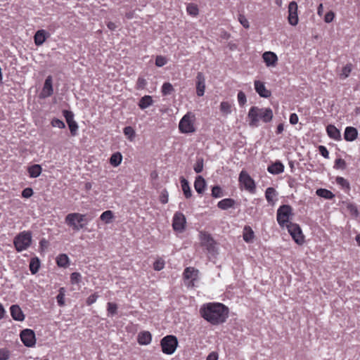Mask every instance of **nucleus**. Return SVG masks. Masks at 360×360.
I'll return each instance as SVG.
<instances>
[{
    "label": "nucleus",
    "instance_id": "obj_1",
    "mask_svg": "<svg viewBox=\"0 0 360 360\" xmlns=\"http://www.w3.org/2000/svg\"><path fill=\"white\" fill-rule=\"evenodd\" d=\"M229 308L219 302L206 303L200 309L201 316L212 325L224 323L229 316Z\"/></svg>",
    "mask_w": 360,
    "mask_h": 360
},
{
    "label": "nucleus",
    "instance_id": "obj_2",
    "mask_svg": "<svg viewBox=\"0 0 360 360\" xmlns=\"http://www.w3.org/2000/svg\"><path fill=\"white\" fill-rule=\"evenodd\" d=\"M248 117L250 126L257 127L260 120L264 122H270L273 118V112L269 108H259L254 106L250 109Z\"/></svg>",
    "mask_w": 360,
    "mask_h": 360
},
{
    "label": "nucleus",
    "instance_id": "obj_3",
    "mask_svg": "<svg viewBox=\"0 0 360 360\" xmlns=\"http://www.w3.org/2000/svg\"><path fill=\"white\" fill-rule=\"evenodd\" d=\"M196 117L192 112H188L180 120L179 123V130L182 134H193L196 131Z\"/></svg>",
    "mask_w": 360,
    "mask_h": 360
},
{
    "label": "nucleus",
    "instance_id": "obj_4",
    "mask_svg": "<svg viewBox=\"0 0 360 360\" xmlns=\"http://www.w3.org/2000/svg\"><path fill=\"white\" fill-rule=\"evenodd\" d=\"M32 243V233L30 231H24L18 233L13 240V245L17 252L27 250Z\"/></svg>",
    "mask_w": 360,
    "mask_h": 360
},
{
    "label": "nucleus",
    "instance_id": "obj_5",
    "mask_svg": "<svg viewBox=\"0 0 360 360\" xmlns=\"http://www.w3.org/2000/svg\"><path fill=\"white\" fill-rule=\"evenodd\" d=\"M65 223L72 229L78 231L87 224L88 221L84 215L79 213H71L66 216Z\"/></svg>",
    "mask_w": 360,
    "mask_h": 360
},
{
    "label": "nucleus",
    "instance_id": "obj_6",
    "mask_svg": "<svg viewBox=\"0 0 360 360\" xmlns=\"http://www.w3.org/2000/svg\"><path fill=\"white\" fill-rule=\"evenodd\" d=\"M160 346L164 354L172 355L178 347V340L174 335H166L160 340Z\"/></svg>",
    "mask_w": 360,
    "mask_h": 360
},
{
    "label": "nucleus",
    "instance_id": "obj_7",
    "mask_svg": "<svg viewBox=\"0 0 360 360\" xmlns=\"http://www.w3.org/2000/svg\"><path fill=\"white\" fill-rule=\"evenodd\" d=\"M292 209L288 205H281L277 210L276 219L281 227H287L290 223V219L292 216Z\"/></svg>",
    "mask_w": 360,
    "mask_h": 360
},
{
    "label": "nucleus",
    "instance_id": "obj_8",
    "mask_svg": "<svg viewBox=\"0 0 360 360\" xmlns=\"http://www.w3.org/2000/svg\"><path fill=\"white\" fill-rule=\"evenodd\" d=\"M286 228L288 229V233L297 244L302 245L304 243V236L298 224L290 223Z\"/></svg>",
    "mask_w": 360,
    "mask_h": 360
},
{
    "label": "nucleus",
    "instance_id": "obj_9",
    "mask_svg": "<svg viewBox=\"0 0 360 360\" xmlns=\"http://www.w3.org/2000/svg\"><path fill=\"white\" fill-rule=\"evenodd\" d=\"M238 181L240 184L243 186L245 190L251 193H254L255 192L256 186L255 181L247 172L243 170L240 172Z\"/></svg>",
    "mask_w": 360,
    "mask_h": 360
},
{
    "label": "nucleus",
    "instance_id": "obj_10",
    "mask_svg": "<svg viewBox=\"0 0 360 360\" xmlns=\"http://www.w3.org/2000/svg\"><path fill=\"white\" fill-rule=\"evenodd\" d=\"M186 219L185 215L180 212H176L172 219V227L175 231L182 233L186 228Z\"/></svg>",
    "mask_w": 360,
    "mask_h": 360
},
{
    "label": "nucleus",
    "instance_id": "obj_11",
    "mask_svg": "<svg viewBox=\"0 0 360 360\" xmlns=\"http://www.w3.org/2000/svg\"><path fill=\"white\" fill-rule=\"evenodd\" d=\"M184 278L186 284L188 287H193L195 282L198 278V270L193 267H187L184 271Z\"/></svg>",
    "mask_w": 360,
    "mask_h": 360
},
{
    "label": "nucleus",
    "instance_id": "obj_12",
    "mask_svg": "<svg viewBox=\"0 0 360 360\" xmlns=\"http://www.w3.org/2000/svg\"><path fill=\"white\" fill-rule=\"evenodd\" d=\"M199 238L201 245L205 247L208 252L214 251L215 242L209 233L201 231L199 234Z\"/></svg>",
    "mask_w": 360,
    "mask_h": 360
},
{
    "label": "nucleus",
    "instance_id": "obj_13",
    "mask_svg": "<svg viewBox=\"0 0 360 360\" xmlns=\"http://www.w3.org/2000/svg\"><path fill=\"white\" fill-rule=\"evenodd\" d=\"M20 339L26 347H33L36 343L34 332L31 329H25L20 333Z\"/></svg>",
    "mask_w": 360,
    "mask_h": 360
},
{
    "label": "nucleus",
    "instance_id": "obj_14",
    "mask_svg": "<svg viewBox=\"0 0 360 360\" xmlns=\"http://www.w3.org/2000/svg\"><path fill=\"white\" fill-rule=\"evenodd\" d=\"M297 4L295 1L290 2L288 5V20L289 24L295 26L298 24L299 18L297 14Z\"/></svg>",
    "mask_w": 360,
    "mask_h": 360
},
{
    "label": "nucleus",
    "instance_id": "obj_15",
    "mask_svg": "<svg viewBox=\"0 0 360 360\" xmlns=\"http://www.w3.org/2000/svg\"><path fill=\"white\" fill-rule=\"evenodd\" d=\"M262 58L267 67H275L277 65L278 57L274 52H264L262 55Z\"/></svg>",
    "mask_w": 360,
    "mask_h": 360
},
{
    "label": "nucleus",
    "instance_id": "obj_16",
    "mask_svg": "<svg viewBox=\"0 0 360 360\" xmlns=\"http://www.w3.org/2000/svg\"><path fill=\"white\" fill-rule=\"evenodd\" d=\"M49 37V34L45 30H39L36 32L34 36V41L36 46H41L46 39Z\"/></svg>",
    "mask_w": 360,
    "mask_h": 360
},
{
    "label": "nucleus",
    "instance_id": "obj_17",
    "mask_svg": "<svg viewBox=\"0 0 360 360\" xmlns=\"http://www.w3.org/2000/svg\"><path fill=\"white\" fill-rule=\"evenodd\" d=\"M137 340L141 345H148L152 341V335L149 331H141L138 334Z\"/></svg>",
    "mask_w": 360,
    "mask_h": 360
},
{
    "label": "nucleus",
    "instance_id": "obj_18",
    "mask_svg": "<svg viewBox=\"0 0 360 360\" xmlns=\"http://www.w3.org/2000/svg\"><path fill=\"white\" fill-rule=\"evenodd\" d=\"M10 311L11 315L14 320L22 321L25 319V315L18 305H12Z\"/></svg>",
    "mask_w": 360,
    "mask_h": 360
},
{
    "label": "nucleus",
    "instance_id": "obj_19",
    "mask_svg": "<svg viewBox=\"0 0 360 360\" xmlns=\"http://www.w3.org/2000/svg\"><path fill=\"white\" fill-rule=\"evenodd\" d=\"M358 136V131L355 127H347L344 133V139L347 141H354Z\"/></svg>",
    "mask_w": 360,
    "mask_h": 360
},
{
    "label": "nucleus",
    "instance_id": "obj_20",
    "mask_svg": "<svg viewBox=\"0 0 360 360\" xmlns=\"http://www.w3.org/2000/svg\"><path fill=\"white\" fill-rule=\"evenodd\" d=\"M267 171L272 174H279L283 172L284 165L281 161H276L268 166Z\"/></svg>",
    "mask_w": 360,
    "mask_h": 360
},
{
    "label": "nucleus",
    "instance_id": "obj_21",
    "mask_svg": "<svg viewBox=\"0 0 360 360\" xmlns=\"http://www.w3.org/2000/svg\"><path fill=\"white\" fill-rule=\"evenodd\" d=\"M326 132L330 139L335 141L341 140L340 131L334 125H328L326 127Z\"/></svg>",
    "mask_w": 360,
    "mask_h": 360
},
{
    "label": "nucleus",
    "instance_id": "obj_22",
    "mask_svg": "<svg viewBox=\"0 0 360 360\" xmlns=\"http://www.w3.org/2000/svg\"><path fill=\"white\" fill-rule=\"evenodd\" d=\"M206 182L202 176H198L194 182V188L197 193L202 194L205 191Z\"/></svg>",
    "mask_w": 360,
    "mask_h": 360
},
{
    "label": "nucleus",
    "instance_id": "obj_23",
    "mask_svg": "<svg viewBox=\"0 0 360 360\" xmlns=\"http://www.w3.org/2000/svg\"><path fill=\"white\" fill-rule=\"evenodd\" d=\"M243 238L246 243H252L255 238V233L249 226H245L243 231Z\"/></svg>",
    "mask_w": 360,
    "mask_h": 360
},
{
    "label": "nucleus",
    "instance_id": "obj_24",
    "mask_svg": "<svg viewBox=\"0 0 360 360\" xmlns=\"http://www.w3.org/2000/svg\"><path fill=\"white\" fill-rule=\"evenodd\" d=\"M27 172L30 177L37 178L40 176L42 172L41 165L35 164L27 168Z\"/></svg>",
    "mask_w": 360,
    "mask_h": 360
},
{
    "label": "nucleus",
    "instance_id": "obj_25",
    "mask_svg": "<svg viewBox=\"0 0 360 360\" xmlns=\"http://www.w3.org/2000/svg\"><path fill=\"white\" fill-rule=\"evenodd\" d=\"M235 205V200L231 198H224L217 203V207L223 210L231 208Z\"/></svg>",
    "mask_w": 360,
    "mask_h": 360
},
{
    "label": "nucleus",
    "instance_id": "obj_26",
    "mask_svg": "<svg viewBox=\"0 0 360 360\" xmlns=\"http://www.w3.org/2000/svg\"><path fill=\"white\" fill-rule=\"evenodd\" d=\"M276 195V191L274 188L269 187L266 188L265 191V197L269 203L273 205L274 203Z\"/></svg>",
    "mask_w": 360,
    "mask_h": 360
},
{
    "label": "nucleus",
    "instance_id": "obj_27",
    "mask_svg": "<svg viewBox=\"0 0 360 360\" xmlns=\"http://www.w3.org/2000/svg\"><path fill=\"white\" fill-rule=\"evenodd\" d=\"M181 185L182 188V191L184 192V194L186 198H189L192 195L191 190L188 184V181L184 179H181Z\"/></svg>",
    "mask_w": 360,
    "mask_h": 360
},
{
    "label": "nucleus",
    "instance_id": "obj_28",
    "mask_svg": "<svg viewBox=\"0 0 360 360\" xmlns=\"http://www.w3.org/2000/svg\"><path fill=\"white\" fill-rule=\"evenodd\" d=\"M316 193L319 197L328 200H331L335 197V195L330 191L326 188H319L316 190Z\"/></svg>",
    "mask_w": 360,
    "mask_h": 360
},
{
    "label": "nucleus",
    "instance_id": "obj_29",
    "mask_svg": "<svg viewBox=\"0 0 360 360\" xmlns=\"http://www.w3.org/2000/svg\"><path fill=\"white\" fill-rule=\"evenodd\" d=\"M205 79L203 74L200 72H198L196 76V90H205Z\"/></svg>",
    "mask_w": 360,
    "mask_h": 360
},
{
    "label": "nucleus",
    "instance_id": "obj_30",
    "mask_svg": "<svg viewBox=\"0 0 360 360\" xmlns=\"http://www.w3.org/2000/svg\"><path fill=\"white\" fill-rule=\"evenodd\" d=\"M122 160V155L120 152L113 153L110 158V163L113 167L119 166Z\"/></svg>",
    "mask_w": 360,
    "mask_h": 360
},
{
    "label": "nucleus",
    "instance_id": "obj_31",
    "mask_svg": "<svg viewBox=\"0 0 360 360\" xmlns=\"http://www.w3.org/2000/svg\"><path fill=\"white\" fill-rule=\"evenodd\" d=\"M123 133L126 138L131 142L134 141L136 137V131L133 127L128 126L124 128Z\"/></svg>",
    "mask_w": 360,
    "mask_h": 360
},
{
    "label": "nucleus",
    "instance_id": "obj_32",
    "mask_svg": "<svg viewBox=\"0 0 360 360\" xmlns=\"http://www.w3.org/2000/svg\"><path fill=\"white\" fill-rule=\"evenodd\" d=\"M56 263L60 267H66L69 263V258L67 255H59L56 258Z\"/></svg>",
    "mask_w": 360,
    "mask_h": 360
},
{
    "label": "nucleus",
    "instance_id": "obj_33",
    "mask_svg": "<svg viewBox=\"0 0 360 360\" xmlns=\"http://www.w3.org/2000/svg\"><path fill=\"white\" fill-rule=\"evenodd\" d=\"M153 103L152 97L150 96H145L141 98L139 101V106L141 109H146Z\"/></svg>",
    "mask_w": 360,
    "mask_h": 360
},
{
    "label": "nucleus",
    "instance_id": "obj_34",
    "mask_svg": "<svg viewBox=\"0 0 360 360\" xmlns=\"http://www.w3.org/2000/svg\"><path fill=\"white\" fill-rule=\"evenodd\" d=\"M335 181L345 191H349L350 190L349 182L346 179L342 176H337Z\"/></svg>",
    "mask_w": 360,
    "mask_h": 360
},
{
    "label": "nucleus",
    "instance_id": "obj_35",
    "mask_svg": "<svg viewBox=\"0 0 360 360\" xmlns=\"http://www.w3.org/2000/svg\"><path fill=\"white\" fill-rule=\"evenodd\" d=\"M220 110L224 115L231 114L232 111V104L227 101L221 102L220 104Z\"/></svg>",
    "mask_w": 360,
    "mask_h": 360
},
{
    "label": "nucleus",
    "instance_id": "obj_36",
    "mask_svg": "<svg viewBox=\"0 0 360 360\" xmlns=\"http://www.w3.org/2000/svg\"><path fill=\"white\" fill-rule=\"evenodd\" d=\"M186 11L188 15L195 17L199 13V9L196 4L190 3L186 6Z\"/></svg>",
    "mask_w": 360,
    "mask_h": 360
},
{
    "label": "nucleus",
    "instance_id": "obj_37",
    "mask_svg": "<svg viewBox=\"0 0 360 360\" xmlns=\"http://www.w3.org/2000/svg\"><path fill=\"white\" fill-rule=\"evenodd\" d=\"M39 260L38 258H33L31 259L30 263V270L32 274H36L39 269Z\"/></svg>",
    "mask_w": 360,
    "mask_h": 360
},
{
    "label": "nucleus",
    "instance_id": "obj_38",
    "mask_svg": "<svg viewBox=\"0 0 360 360\" xmlns=\"http://www.w3.org/2000/svg\"><path fill=\"white\" fill-rule=\"evenodd\" d=\"M346 207L347 210L349 212V213L355 217H357L359 214V212L358 211L357 207L355 204L352 202H346Z\"/></svg>",
    "mask_w": 360,
    "mask_h": 360
},
{
    "label": "nucleus",
    "instance_id": "obj_39",
    "mask_svg": "<svg viewBox=\"0 0 360 360\" xmlns=\"http://www.w3.org/2000/svg\"><path fill=\"white\" fill-rule=\"evenodd\" d=\"M117 304L114 302H108L107 304L108 315L112 316L117 313Z\"/></svg>",
    "mask_w": 360,
    "mask_h": 360
},
{
    "label": "nucleus",
    "instance_id": "obj_40",
    "mask_svg": "<svg viewBox=\"0 0 360 360\" xmlns=\"http://www.w3.org/2000/svg\"><path fill=\"white\" fill-rule=\"evenodd\" d=\"M100 218L105 224H109L113 218V213L110 210L105 211L101 214Z\"/></svg>",
    "mask_w": 360,
    "mask_h": 360
},
{
    "label": "nucleus",
    "instance_id": "obj_41",
    "mask_svg": "<svg viewBox=\"0 0 360 360\" xmlns=\"http://www.w3.org/2000/svg\"><path fill=\"white\" fill-rule=\"evenodd\" d=\"M65 290L64 288H60L59 289V293L56 297L57 302L59 306L63 307L65 305Z\"/></svg>",
    "mask_w": 360,
    "mask_h": 360
},
{
    "label": "nucleus",
    "instance_id": "obj_42",
    "mask_svg": "<svg viewBox=\"0 0 360 360\" xmlns=\"http://www.w3.org/2000/svg\"><path fill=\"white\" fill-rule=\"evenodd\" d=\"M352 71V64H347L345 67L342 68L340 77L343 79L347 77Z\"/></svg>",
    "mask_w": 360,
    "mask_h": 360
},
{
    "label": "nucleus",
    "instance_id": "obj_43",
    "mask_svg": "<svg viewBox=\"0 0 360 360\" xmlns=\"http://www.w3.org/2000/svg\"><path fill=\"white\" fill-rule=\"evenodd\" d=\"M193 169L196 173H200L203 169V159L198 158L194 165Z\"/></svg>",
    "mask_w": 360,
    "mask_h": 360
},
{
    "label": "nucleus",
    "instance_id": "obj_44",
    "mask_svg": "<svg viewBox=\"0 0 360 360\" xmlns=\"http://www.w3.org/2000/svg\"><path fill=\"white\" fill-rule=\"evenodd\" d=\"M223 195L221 188L219 186H214L212 188V196L214 198H220Z\"/></svg>",
    "mask_w": 360,
    "mask_h": 360
},
{
    "label": "nucleus",
    "instance_id": "obj_45",
    "mask_svg": "<svg viewBox=\"0 0 360 360\" xmlns=\"http://www.w3.org/2000/svg\"><path fill=\"white\" fill-rule=\"evenodd\" d=\"M167 60L165 56H158L155 58V65L158 67H162L166 65Z\"/></svg>",
    "mask_w": 360,
    "mask_h": 360
},
{
    "label": "nucleus",
    "instance_id": "obj_46",
    "mask_svg": "<svg viewBox=\"0 0 360 360\" xmlns=\"http://www.w3.org/2000/svg\"><path fill=\"white\" fill-rule=\"evenodd\" d=\"M346 167V162L343 159L338 158L335 161L334 168L335 169H345Z\"/></svg>",
    "mask_w": 360,
    "mask_h": 360
},
{
    "label": "nucleus",
    "instance_id": "obj_47",
    "mask_svg": "<svg viewBox=\"0 0 360 360\" xmlns=\"http://www.w3.org/2000/svg\"><path fill=\"white\" fill-rule=\"evenodd\" d=\"M165 267V261L162 259H157L153 264V269L155 271H160Z\"/></svg>",
    "mask_w": 360,
    "mask_h": 360
},
{
    "label": "nucleus",
    "instance_id": "obj_48",
    "mask_svg": "<svg viewBox=\"0 0 360 360\" xmlns=\"http://www.w3.org/2000/svg\"><path fill=\"white\" fill-rule=\"evenodd\" d=\"M51 125L53 127H57L59 129H63L65 127V123L62 120L57 118L52 120Z\"/></svg>",
    "mask_w": 360,
    "mask_h": 360
},
{
    "label": "nucleus",
    "instance_id": "obj_49",
    "mask_svg": "<svg viewBox=\"0 0 360 360\" xmlns=\"http://www.w3.org/2000/svg\"><path fill=\"white\" fill-rule=\"evenodd\" d=\"M238 21L246 29L250 27V24L248 19L243 14L238 15Z\"/></svg>",
    "mask_w": 360,
    "mask_h": 360
},
{
    "label": "nucleus",
    "instance_id": "obj_50",
    "mask_svg": "<svg viewBox=\"0 0 360 360\" xmlns=\"http://www.w3.org/2000/svg\"><path fill=\"white\" fill-rule=\"evenodd\" d=\"M63 115L65 117V120H66V122H67L68 124H69L71 122H75L74 120H73L74 115H73V113L72 112L68 111V110H64L63 111Z\"/></svg>",
    "mask_w": 360,
    "mask_h": 360
},
{
    "label": "nucleus",
    "instance_id": "obj_51",
    "mask_svg": "<svg viewBox=\"0 0 360 360\" xmlns=\"http://www.w3.org/2000/svg\"><path fill=\"white\" fill-rule=\"evenodd\" d=\"M10 356L9 351L7 349H0V360H8Z\"/></svg>",
    "mask_w": 360,
    "mask_h": 360
},
{
    "label": "nucleus",
    "instance_id": "obj_52",
    "mask_svg": "<svg viewBox=\"0 0 360 360\" xmlns=\"http://www.w3.org/2000/svg\"><path fill=\"white\" fill-rule=\"evenodd\" d=\"M43 90H53L51 76H49L46 79Z\"/></svg>",
    "mask_w": 360,
    "mask_h": 360
},
{
    "label": "nucleus",
    "instance_id": "obj_53",
    "mask_svg": "<svg viewBox=\"0 0 360 360\" xmlns=\"http://www.w3.org/2000/svg\"><path fill=\"white\" fill-rule=\"evenodd\" d=\"M335 18V13L333 11H328L324 17V21L327 23L331 22Z\"/></svg>",
    "mask_w": 360,
    "mask_h": 360
},
{
    "label": "nucleus",
    "instance_id": "obj_54",
    "mask_svg": "<svg viewBox=\"0 0 360 360\" xmlns=\"http://www.w3.org/2000/svg\"><path fill=\"white\" fill-rule=\"evenodd\" d=\"M238 101L240 105H243L246 103V96L243 91H239L238 94Z\"/></svg>",
    "mask_w": 360,
    "mask_h": 360
},
{
    "label": "nucleus",
    "instance_id": "obj_55",
    "mask_svg": "<svg viewBox=\"0 0 360 360\" xmlns=\"http://www.w3.org/2000/svg\"><path fill=\"white\" fill-rule=\"evenodd\" d=\"M33 195V190L31 188H26L22 192V196L25 198H29Z\"/></svg>",
    "mask_w": 360,
    "mask_h": 360
},
{
    "label": "nucleus",
    "instance_id": "obj_56",
    "mask_svg": "<svg viewBox=\"0 0 360 360\" xmlns=\"http://www.w3.org/2000/svg\"><path fill=\"white\" fill-rule=\"evenodd\" d=\"M68 127H69V129L70 130L71 134L72 136H75L76 133H77V129H78V126H77V124L76 123V122L70 123L68 124Z\"/></svg>",
    "mask_w": 360,
    "mask_h": 360
},
{
    "label": "nucleus",
    "instance_id": "obj_57",
    "mask_svg": "<svg viewBox=\"0 0 360 360\" xmlns=\"http://www.w3.org/2000/svg\"><path fill=\"white\" fill-rule=\"evenodd\" d=\"M147 84L146 80L143 77H139L136 83L138 89H144Z\"/></svg>",
    "mask_w": 360,
    "mask_h": 360
},
{
    "label": "nucleus",
    "instance_id": "obj_58",
    "mask_svg": "<svg viewBox=\"0 0 360 360\" xmlns=\"http://www.w3.org/2000/svg\"><path fill=\"white\" fill-rule=\"evenodd\" d=\"M319 151L323 157H324L325 158H328L329 152L325 146H320L319 147Z\"/></svg>",
    "mask_w": 360,
    "mask_h": 360
},
{
    "label": "nucleus",
    "instance_id": "obj_59",
    "mask_svg": "<svg viewBox=\"0 0 360 360\" xmlns=\"http://www.w3.org/2000/svg\"><path fill=\"white\" fill-rule=\"evenodd\" d=\"M160 200L162 204H166L168 202V193L166 191L162 192Z\"/></svg>",
    "mask_w": 360,
    "mask_h": 360
},
{
    "label": "nucleus",
    "instance_id": "obj_60",
    "mask_svg": "<svg viewBox=\"0 0 360 360\" xmlns=\"http://www.w3.org/2000/svg\"><path fill=\"white\" fill-rule=\"evenodd\" d=\"M81 275L79 273L74 272L71 274V281L72 283H78L80 280Z\"/></svg>",
    "mask_w": 360,
    "mask_h": 360
},
{
    "label": "nucleus",
    "instance_id": "obj_61",
    "mask_svg": "<svg viewBox=\"0 0 360 360\" xmlns=\"http://www.w3.org/2000/svg\"><path fill=\"white\" fill-rule=\"evenodd\" d=\"M218 359H219L218 353L216 352H212L211 353H210L208 354L206 360H218Z\"/></svg>",
    "mask_w": 360,
    "mask_h": 360
},
{
    "label": "nucleus",
    "instance_id": "obj_62",
    "mask_svg": "<svg viewBox=\"0 0 360 360\" xmlns=\"http://www.w3.org/2000/svg\"><path fill=\"white\" fill-rule=\"evenodd\" d=\"M255 90H266L264 84L260 81L255 82Z\"/></svg>",
    "mask_w": 360,
    "mask_h": 360
},
{
    "label": "nucleus",
    "instance_id": "obj_63",
    "mask_svg": "<svg viewBox=\"0 0 360 360\" xmlns=\"http://www.w3.org/2000/svg\"><path fill=\"white\" fill-rule=\"evenodd\" d=\"M290 122L292 124H296L298 122V116L295 113H292L290 116Z\"/></svg>",
    "mask_w": 360,
    "mask_h": 360
},
{
    "label": "nucleus",
    "instance_id": "obj_64",
    "mask_svg": "<svg viewBox=\"0 0 360 360\" xmlns=\"http://www.w3.org/2000/svg\"><path fill=\"white\" fill-rule=\"evenodd\" d=\"M161 90H173L172 85L169 82L163 84Z\"/></svg>",
    "mask_w": 360,
    "mask_h": 360
}]
</instances>
